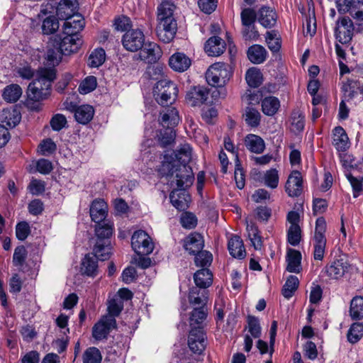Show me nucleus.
<instances>
[{
    "instance_id": "nucleus-1",
    "label": "nucleus",
    "mask_w": 363,
    "mask_h": 363,
    "mask_svg": "<svg viewBox=\"0 0 363 363\" xmlns=\"http://www.w3.org/2000/svg\"><path fill=\"white\" fill-rule=\"evenodd\" d=\"M175 158L164 156L159 169L162 177H174L171 181L175 182L177 186H191L194 180L192 169L188 165L191 160V148L189 144H184L174 152Z\"/></svg>"
},
{
    "instance_id": "nucleus-2",
    "label": "nucleus",
    "mask_w": 363,
    "mask_h": 363,
    "mask_svg": "<svg viewBox=\"0 0 363 363\" xmlns=\"http://www.w3.org/2000/svg\"><path fill=\"white\" fill-rule=\"evenodd\" d=\"M76 19L72 21L74 23L72 26H69L71 24L69 21L64 23L62 33L54 40L64 55L77 52L82 44L79 32L84 26V21L78 16Z\"/></svg>"
},
{
    "instance_id": "nucleus-3",
    "label": "nucleus",
    "mask_w": 363,
    "mask_h": 363,
    "mask_svg": "<svg viewBox=\"0 0 363 363\" xmlns=\"http://www.w3.org/2000/svg\"><path fill=\"white\" fill-rule=\"evenodd\" d=\"M55 77V68L39 69L36 78L28 86V98L33 101H40L47 99L50 94L51 84Z\"/></svg>"
},
{
    "instance_id": "nucleus-4",
    "label": "nucleus",
    "mask_w": 363,
    "mask_h": 363,
    "mask_svg": "<svg viewBox=\"0 0 363 363\" xmlns=\"http://www.w3.org/2000/svg\"><path fill=\"white\" fill-rule=\"evenodd\" d=\"M113 232V225L104 223L99 225L95 228L96 241L93 248L94 253L100 260L105 261L111 255L110 237Z\"/></svg>"
},
{
    "instance_id": "nucleus-5",
    "label": "nucleus",
    "mask_w": 363,
    "mask_h": 363,
    "mask_svg": "<svg viewBox=\"0 0 363 363\" xmlns=\"http://www.w3.org/2000/svg\"><path fill=\"white\" fill-rule=\"evenodd\" d=\"M178 89L172 81L163 79L158 81L153 90L155 100L162 106L172 104L177 97Z\"/></svg>"
},
{
    "instance_id": "nucleus-6",
    "label": "nucleus",
    "mask_w": 363,
    "mask_h": 363,
    "mask_svg": "<svg viewBox=\"0 0 363 363\" xmlns=\"http://www.w3.org/2000/svg\"><path fill=\"white\" fill-rule=\"evenodd\" d=\"M229 66L223 62H217L211 65L206 72L208 84L212 86H223L231 77Z\"/></svg>"
},
{
    "instance_id": "nucleus-7",
    "label": "nucleus",
    "mask_w": 363,
    "mask_h": 363,
    "mask_svg": "<svg viewBox=\"0 0 363 363\" xmlns=\"http://www.w3.org/2000/svg\"><path fill=\"white\" fill-rule=\"evenodd\" d=\"M326 222L323 217L316 219L314 235L313 236V257L315 260H322L326 247Z\"/></svg>"
},
{
    "instance_id": "nucleus-8",
    "label": "nucleus",
    "mask_w": 363,
    "mask_h": 363,
    "mask_svg": "<svg viewBox=\"0 0 363 363\" xmlns=\"http://www.w3.org/2000/svg\"><path fill=\"white\" fill-rule=\"evenodd\" d=\"M131 245L138 255H150L154 249L151 238L144 230L135 231L132 235Z\"/></svg>"
},
{
    "instance_id": "nucleus-9",
    "label": "nucleus",
    "mask_w": 363,
    "mask_h": 363,
    "mask_svg": "<svg viewBox=\"0 0 363 363\" xmlns=\"http://www.w3.org/2000/svg\"><path fill=\"white\" fill-rule=\"evenodd\" d=\"M78 3L77 0H61L57 6L56 14L60 20H65V23H71L69 26H74L72 21H77V17L84 19L77 11Z\"/></svg>"
},
{
    "instance_id": "nucleus-10",
    "label": "nucleus",
    "mask_w": 363,
    "mask_h": 363,
    "mask_svg": "<svg viewBox=\"0 0 363 363\" xmlns=\"http://www.w3.org/2000/svg\"><path fill=\"white\" fill-rule=\"evenodd\" d=\"M349 267L347 259L345 256H339L325 267L323 272L331 279H339L348 271Z\"/></svg>"
},
{
    "instance_id": "nucleus-11",
    "label": "nucleus",
    "mask_w": 363,
    "mask_h": 363,
    "mask_svg": "<svg viewBox=\"0 0 363 363\" xmlns=\"http://www.w3.org/2000/svg\"><path fill=\"white\" fill-rule=\"evenodd\" d=\"M145 35L139 29L128 30L123 36L122 44L124 48L130 52H136L143 48Z\"/></svg>"
},
{
    "instance_id": "nucleus-12",
    "label": "nucleus",
    "mask_w": 363,
    "mask_h": 363,
    "mask_svg": "<svg viewBox=\"0 0 363 363\" xmlns=\"http://www.w3.org/2000/svg\"><path fill=\"white\" fill-rule=\"evenodd\" d=\"M207 337L203 328L191 329L188 336V346L195 354H201L206 346Z\"/></svg>"
},
{
    "instance_id": "nucleus-13",
    "label": "nucleus",
    "mask_w": 363,
    "mask_h": 363,
    "mask_svg": "<svg viewBox=\"0 0 363 363\" xmlns=\"http://www.w3.org/2000/svg\"><path fill=\"white\" fill-rule=\"evenodd\" d=\"M116 327V319L110 315H104L93 326L92 336L96 340L106 339Z\"/></svg>"
},
{
    "instance_id": "nucleus-14",
    "label": "nucleus",
    "mask_w": 363,
    "mask_h": 363,
    "mask_svg": "<svg viewBox=\"0 0 363 363\" xmlns=\"http://www.w3.org/2000/svg\"><path fill=\"white\" fill-rule=\"evenodd\" d=\"M354 25L349 17L340 19L338 26L335 29V38L339 43L347 46L352 39Z\"/></svg>"
},
{
    "instance_id": "nucleus-15",
    "label": "nucleus",
    "mask_w": 363,
    "mask_h": 363,
    "mask_svg": "<svg viewBox=\"0 0 363 363\" xmlns=\"http://www.w3.org/2000/svg\"><path fill=\"white\" fill-rule=\"evenodd\" d=\"M177 31V22L157 21L156 33L157 38L164 43H170Z\"/></svg>"
},
{
    "instance_id": "nucleus-16",
    "label": "nucleus",
    "mask_w": 363,
    "mask_h": 363,
    "mask_svg": "<svg viewBox=\"0 0 363 363\" xmlns=\"http://www.w3.org/2000/svg\"><path fill=\"white\" fill-rule=\"evenodd\" d=\"M285 189L291 197L299 196L303 191V179L298 171H293L289 176L285 185Z\"/></svg>"
},
{
    "instance_id": "nucleus-17",
    "label": "nucleus",
    "mask_w": 363,
    "mask_h": 363,
    "mask_svg": "<svg viewBox=\"0 0 363 363\" xmlns=\"http://www.w3.org/2000/svg\"><path fill=\"white\" fill-rule=\"evenodd\" d=\"M67 108L74 112V118L76 121L81 124L85 125L89 123L94 115V109L90 105H82L77 106L75 104L70 103Z\"/></svg>"
},
{
    "instance_id": "nucleus-18",
    "label": "nucleus",
    "mask_w": 363,
    "mask_h": 363,
    "mask_svg": "<svg viewBox=\"0 0 363 363\" xmlns=\"http://www.w3.org/2000/svg\"><path fill=\"white\" fill-rule=\"evenodd\" d=\"M162 56V50L160 46L154 43H144V45L139 53L140 60L148 63L157 62Z\"/></svg>"
},
{
    "instance_id": "nucleus-19",
    "label": "nucleus",
    "mask_w": 363,
    "mask_h": 363,
    "mask_svg": "<svg viewBox=\"0 0 363 363\" xmlns=\"http://www.w3.org/2000/svg\"><path fill=\"white\" fill-rule=\"evenodd\" d=\"M208 94V90L204 86H194L186 93V100L191 106H200L206 101Z\"/></svg>"
},
{
    "instance_id": "nucleus-20",
    "label": "nucleus",
    "mask_w": 363,
    "mask_h": 363,
    "mask_svg": "<svg viewBox=\"0 0 363 363\" xmlns=\"http://www.w3.org/2000/svg\"><path fill=\"white\" fill-rule=\"evenodd\" d=\"M188 186H184L177 189L173 190L169 195V199L172 204L178 210L184 211L188 208V203L190 201L189 194L182 190Z\"/></svg>"
},
{
    "instance_id": "nucleus-21",
    "label": "nucleus",
    "mask_w": 363,
    "mask_h": 363,
    "mask_svg": "<svg viewBox=\"0 0 363 363\" xmlns=\"http://www.w3.org/2000/svg\"><path fill=\"white\" fill-rule=\"evenodd\" d=\"M184 247L189 254L195 255L204 247L203 236L196 232L190 233L184 240Z\"/></svg>"
},
{
    "instance_id": "nucleus-22",
    "label": "nucleus",
    "mask_w": 363,
    "mask_h": 363,
    "mask_svg": "<svg viewBox=\"0 0 363 363\" xmlns=\"http://www.w3.org/2000/svg\"><path fill=\"white\" fill-rule=\"evenodd\" d=\"M159 121L164 128L175 127L180 121L178 111L173 106L165 108L160 112Z\"/></svg>"
},
{
    "instance_id": "nucleus-23",
    "label": "nucleus",
    "mask_w": 363,
    "mask_h": 363,
    "mask_svg": "<svg viewBox=\"0 0 363 363\" xmlns=\"http://www.w3.org/2000/svg\"><path fill=\"white\" fill-rule=\"evenodd\" d=\"M108 213V206L103 199L94 200L90 207V216L91 220L99 223L105 220Z\"/></svg>"
},
{
    "instance_id": "nucleus-24",
    "label": "nucleus",
    "mask_w": 363,
    "mask_h": 363,
    "mask_svg": "<svg viewBox=\"0 0 363 363\" xmlns=\"http://www.w3.org/2000/svg\"><path fill=\"white\" fill-rule=\"evenodd\" d=\"M277 15L269 6L262 7L257 13V21L264 28H272L277 23Z\"/></svg>"
},
{
    "instance_id": "nucleus-25",
    "label": "nucleus",
    "mask_w": 363,
    "mask_h": 363,
    "mask_svg": "<svg viewBox=\"0 0 363 363\" xmlns=\"http://www.w3.org/2000/svg\"><path fill=\"white\" fill-rule=\"evenodd\" d=\"M204 49L209 56H219L225 50V43L220 37L213 36L206 42Z\"/></svg>"
},
{
    "instance_id": "nucleus-26",
    "label": "nucleus",
    "mask_w": 363,
    "mask_h": 363,
    "mask_svg": "<svg viewBox=\"0 0 363 363\" xmlns=\"http://www.w3.org/2000/svg\"><path fill=\"white\" fill-rule=\"evenodd\" d=\"M333 145L339 152H344L349 148V138L341 126H337L333 130Z\"/></svg>"
},
{
    "instance_id": "nucleus-27",
    "label": "nucleus",
    "mask_w": 363,
    "mask_h": 363,
    "mask_svg": "<svg viewBox=\"0 0 363 363\" xmlns=\"http://www.w3.org/2000/svg\"><path fill=\"white\" fill-rule=\"evenodd\" d=\"M169 65L173 70L183 72L190 67L191 60L184 53L177 52L170 57Z\"/></svg>"
},
{
    "instance_id": "nucleus-28",
    "label": "nucleus",
    "mask_w": 363,
    "mask_h": 363,
    "mask_svg": "<svg viewBox=\"0 0 363 363\" xmlns=\"http://www.w3.org/2000/svg\"><path fill=\"white\" fill-rule=\"evenodd\" d=\"M175 6L169 1H162L157 7V21L177 22L174 17Z\"/></svg>"
},
{
    "instance_id": "nucleus-29",
    "label": "nucleus",
    "mask_w": 363,
    "mask_h": 363,
    "mask_svg": "<svg viewBox=\"0 0 363 363\" xmlns=\"http://www.w3.org/2000/svg\"><path fill=\"white\" fill-rule=\"evenodd\" d=\"M64 55L60 48L57 45L55 40L50 41L48 46L45 60L47 65L52 66V68L58 65L62 60V56Z\"/></svg>"
},
{
    "instance_id": "nucleus-30",
    "label": "nucleus",
    "mask_w": 363,
    "mask_h": 363,
    "mask_svg": "<svg viewBox=\"0 0 363 363\" xmlns=\"http://www.w3.org/2000/svg\"><path fill=\"white\" fill-rule=\"evenodd\" d=\"M93 256L89 254L86 255L82 259L81 264V272L83 274L89 277H95L98 274V262L99 259L93 252Z\"/></svg>"
},
{
    "instance_id": "nucleus-31",
    "label": "nucleus",
    "mask_w": 363,
    "mask_h": 363,
    "mask_svg": "<svg viewBox=\"0 0 363 363\" xmlns=\"http://www.w3.org/2000/svg\"><path fill=\"white\" fill-rule=\"evenodd\" d=\"M21 119L20 112L16 108L4 109L0 115V121L3 125L13 128L18 125Z\"/></svg>"
},
{
    "instance_id": "nucleus-32",
    "label": "nucleus",
    "mask_w": 363,
    "mask_h": 363,
    "mask_svg": "<svg viewBox=\"0 0 363 363\" xmlns=\"http://www.w3.org/2000/svg\"><path fill=\"white\" fill-rule=\"evenodd\" d=\"M194 280L197 288L205 289L212 284L213 274L209 269L202 268L194 273Z\"/></svg>"
},
{
    "instance_id": "nucleus-33",
    "label": "nucleus",
    "mask_w": 363,
    "mask_h": 363,
    "mask_svg": "<svg viewBox=\"0 0 363 363\" xmlns=\"http://www.w3.org/2000/svg\"><path fill=\"white\" fill-rule=\"evenodd\" d=\"M245 145L251 152L260 154L265 149V143L259 135L248 134L245 138Z\"/></svg>"
},
{
    "instance_id": "nucleus-34",
    "label": "nucleus",
    "mask_w": 363,
    "mask_h": 363,
    "mask_svg": "<svg viewBox=\"0 0 363 363\" xmlns=\"http://www.w3.org/2000/svg\"><path fill=\"white\" fill-rule=\"evenodd\" d=\"M228 248L230 254L235 258L243 259L246 256L242 240L238 235H234L229 240Z\"/></svg>"
},
{
    "instance_id": "nucleus-35",
    "label": "nucleus",
    "mask_w": 363,
    "mask_h": 363,
    "mask_svg": "<svg viewBox=\"0 0 363 363\" xmlns=\"http://www.w3.org/2000/svg\"><path fill=\"white\" fill-rule=\"evenodd\" d=\"M247 57L253 64H261L264 62L267 57V51L260 45H253L247 50Z\"/></svg>"
},
{
    "instance_id": "nucleus-36",
    "label": "nucleus",
    "mask_w": 363,
    "mask_h": 363,
    "mask_svg": "<svg viewBox=\"0 0 363 363\" xmlns=\"http://www.w3.org/2000/svg\"><path fill=\"white\" fill-rule=\"evenodd\" d=\"M301 252L296 250L289 249L286 255L287 271L293 273H299L301 269Z\"/></svg>"
},
{
    "instance_id": "nucleus-37",
    "label": "nucleus",
    "mask_w": 363,
    "mask_h": 363,
    "mask_svg": "<svg viewBox=\"0 0 363 363\" xmlns=\"http://www.w3.org/2000/svg\"><path fill=\"white\" fill-rule=\"evenodd\" d=\"M207 317V312L205 307L195 308L190 313L189 318V325L191 329L194 328H203V322Z\"/></svg>"
},
{
    "instance_id": "nucleus-38",
    "label": "nucleus",
    "mask_w": 363,
    "mask_h": 363,
    "mask_svg": "<svg viewBox=\"0 0 363 363\" xmlns=\"http://www.w3.org/2000/svg\"><path fill=\"white\" fill-rule=\"evenodd\" d=\"M21 87L16 84H12L6 86L3 91V99L9 103L16 102L22 95Z\"/></svg>"
},
{
    "instance_id": "nucleus-39",
    "label": "nucleus",
    "mask_w": 363,
    "mask_h": 363,
    "mask_svg": "<svg viewBox=\"0 0 363 363\" xmlns=\"http://www.w3.org/2000/svg\"><path fill=\"white\" fill-rule=\"evenodd\" d=\"M207 292L205 290L201 291L197 287H192L189 290V301L191 304L198 305L199 307H204L207 303Z\"/></svg>"
},
{
    "instance_id": "nucleus-40",
    "label": "nucleus",
    "mask_w": 363,
    "mask_h": 363,
    "mask_svg": "<svg viewBox=\"0 0 363 363\" xmlns=\"http://www.w3.org/2000/svg\"><path fill=\"white\" fill-rule=\"evenodd\" d=\"M280 107V102L275 96L265 97L262 101V112L267 116H274Z\"/></svg>"
},
{
    "instance_id": "nucleus-41",
    "label": "nucleus",
    "mask_w": 363,
    "mask_h": 363,
    "mask_svg": "<svg viewBox=\"0 0 363 363\" xmlns=\"http://www.w3.org/2000/svg\"><path fill=\"white\" fill-rule=\"evenodd\" d=\"M350 313L352 319L363 318V297L355 296L350 303Z\"/></svg>"
},
{
    "instance_id": "nucleus-42",
    "label": "nucleus",
    "mask_w": 363,
    "mask_h": 363,
    "mask_svg": "<svg viewBox=\"0 0 363 363\" xmlns=\"http://www.w3.org/2000/svg\"><path fill=\"white\" fill-rule=\"evenodd\" d=\"M245 79L250 87L257 88L262 82V74L259 69L252 67L247 71Z\"/></svg>"
},
{
    "instance_id": "nucleus-43",
    "label": "nucleus",
    "mask_w": 363,
    "mask_h": 363,
    "mask_svg": "<svg viewBox=\"0 0 363 363\" xmlns=\"http://www.w3.org/2000/svg\"><path fill=\"white\" fill-rule=\"evenodd\" d=\"M243 116L246 123L249 126L256 128L259 125L261 115L257 109L252 107H247Z\"/></svg>"
},
{
    "instance_id": "nucleus-44",
    "label": "nucleus",
    "mask_w": 363,
    "mask_h": 363,
    "mask_svg": "<svg viewBox=\"0 0 363 363\" xmlns=\"http://www.w3.org/2000/svg\"><path fill=\"white\" fill-rule=\"evenodd\" d=\"M299 281L296 276L291 275L286 280L282 289V295L290 298L298 289Z\"/></svg>"
},
{
    "instance_id": "nucleus-45",
    "label": "nucleus",
    "mask_w": 363,
    "mask_h": 363,
    "mask_svg": "<svg viewBox=\"0 0 363 363\" xmlns=\"http://www.w3.org/2000/svg\"><path fill=\"white\" fill-rule=\"evenodd\" d=\"M102 355L100 350L95 347L87 348L83 354V363H101Z\"/></svg>"
},
{
    "instance_id": "nucleus-46",
    "label": "nucleus",
    "mask_w": 363,
    "mask_h": 363,
    "mask_svg": "<svg viewBox=\"0 0 363 363\" xmlns=\"http://www.w3.org/2000/svg\"><path fill=\"white\" fill-rule=\"evenodd\" d=\"M213 261L212 254L206 250H201L195 255L194 262L197 267L207 268Z\"/></svg>"
},
{
    "instance_id": "nucleus-47",
    "label": "nucleus",
    "mask_w": 363,
    "mask_h": 363,
    "mask_svg": "<svg viewBox=\"0 0 363 363\" xmlns=\"http://www.w3.org/2000/svg\"><path fill=\"white\" fill-rule=\"evenodd\" d=\"M105 59V50L103 48L95 49L89 55V65L92 67H98L104 62Z\"/></svg>"
},
{
    "instance_id": "nucleus-48",
    "label": "nucleus",
    "mask_w": 363,
    "mask_h": 363,
    "mask_svg": "<svg viewBox=\"0 0 363 363\" xmlns=\"http://www.w3.org/2000/svg\"><path fill=\"white\" fill-rule=\"evenodd\" d=\"M337 9L340 13H346L358 5H363V0H335Z\"/></svg>"
},
{
    "instance_id": "nucleus-49",
    "label": "nucleus",
    "mask_w": 363,
    "mask_h": 363,
    "mask_svg": "<svg viewBox=\"0 0 363 363\" xmlns=\"http://www.w3.org/2000/svg\"><path fill=\"white\" fill-rule=\"evenodd\" d=\"M247 231L248 233V237L250 239L252 245L256 250L261 248L262 242L261 237L259 235V230L257 227L253 224L247 225Z\"/></svg>"
},
{
    "instance_id": "nucleus-50",
    "label": "nucleus",
    "mask_w": 363,
    "mask_h": 363,
    "mask_svg": "<svg viewBox=\"0 0 363 363\" xmlns=\"http://www.w3.org/2000/svg\"><path fill=\"white\" fill-rule=\"evenodd\" d=\"M176 133L174 128L169 127L160 132V144L162 147H166L172 145L175 140Z\"/></svg>"
},
{
    "instance_id": "nucleus-51",
    "label": "nucleus",
    "mask_w": 363,
    "mask_h": 363,
    "mask_svg": "<svg viewBox=\"0 0 363 363\" xmlns=\"http://www.w3.org/2000/svg\"><path fill=\"white\" fill-rule=\"evenodd\" d=\"M363 336V324L360 323H353L348 332L347 339L351 343L357 342Z\"/></svg>"
},
{
    "instance_id": "nucleus-52",
    "label": "nucleus",
    "mask_w": 363,
    "mask_h": 363,
    "mask_svg": "<svg viewBox=\"0 0 363 363\" xmlns=\"http://www.w3.org/2000/svg\"><path fill=\"white\" fill-rule=\"evenodd\" d=\"M96 86V78L94 76H89L80 83L78 91L82 94H86L94 91Z\"/></svg>"
},
{
    "instance_id": "nucleus-53",
    "label": "nucleus",
    "mask_w": 363,
    "mask_h": 363,
    "mask_svg": "<svg viewBox=\"0 0 363 363\" xmlns=\"http://www.w3.org/2000/svg\"><path fill=\"white\" fill-rule=\"evenodd\" d=\"M59 28V22L55 16H48L44 19L42 25L43 33L50 35L55 33Z\"/></svg>"
},
{
    "instance_id": "nucleus-54",
    "label": "nucleus",
    "mask_w": 363,
    "mask_h": 363,
    "mask_svg": "<svg viewBox=\"0 0 363 363\" xmlns=\"http://www.w3.org/2000/svg\"><path fill=\"white\" fill-rule=\"evenodd\" d=\"M247 328L251 336L254 338H258L261 335V326L259 319L253 315L247 316Z\"/></svg>"
},
{
    "instance_id": "nucleus-55",
    "label": "nucleus",
    "mask_w": 363,
    "mask_h": 363,
    "mask_svg": "<svg viewBox=\"0 0 363 363\" xmlns=\"http://www.w3.org/2000/svg\"><path fill=\"white\" fill-rule=\"evenodd\" d=\"M264 184L271 189H275L279 184V174L276 169L267 170L263 177Z\"/></svg>"
},
{
    "instance_id": "nucleus-56",
    "label": "nucleus",
    "mask_w": 363,
    "mask_h": 363,
    "mask_svg": "<svg viewBox=\"0 0 363 363\" xmlns=\"http://www.w3.org/2000/svg\"><path fill=\"white\" fill-rule=\"evenodd\" d=\"M266 42L269 49L273 52H278L281 48V40L274 30L267 32Z\"/></svg>"
},
{
    "instance_id": "nucleus-57",
    "label": "nucleus",
    "mask_w": 363,
    "mask_h": 363,
    "mask_svg": "<svg viewBox=\"0 0 363 363\" xmlns=\"http://www.w3.org/2000/svg\"><path fill=\"white\" fill-rule=\"evenodd\" d=\"M291 130L301 132L304 128V116L300 111H294L291 114Z\"/></svg>"
},
{
    "instance_id": "nucleus-58",
    "label": "nucleus",
    "mask_w": 363,
    "mask_h": 363,
    "mask_svg": "<svg viewBox=\"0 0 363 363\" xmlns=\"http://www.w3.org/2000/svg\"><path fill=\"white\" fill-rule=\"evenodd\" d=\"M241 21L242 26L255 25V22L257 18V14L255 11L250 8L244 9L241 13Z\"/></svg>"
},
{
    "instance_id": "nucleus-59",
    "label": "nucleus",
    "mask_w": 363,
    "mask_h": 363,
    "mask_svg": "<svg viewBox=\"0 0 363 363\" xmlns=\"http://www.w3.org/2000/svg\"><path fill=\"white\" fill-rule=\"evenodd\" d=\"M355 85L356 82L353 80H347L343 84L341 88L342 91L343 92L342 99L349 101L355 96L357 94V91L354 90Z\"/></svg>"
},
{
    "instance_id": "nucleus-60",
    "label": "nucleus",
    "mask_w": 363,
    "mask_h": 363,
    "mask_svg": "<svg viewBox=\"0 0 363 363\" xmlns=\"http://www.w3.org/2000/svg\"><path fill=\"white\" fill-rule=\"evenodd\" d=\"M123 308V303L122 300L118 298H112L108 301V315L115 318L118 316Z\"/></svg>"
},
{
    "instance_id": "nucleus-61",
    "label": "nucleus",
    "mask_w": 363,
    "mask_h": 363,
    "mask_svg": "<svg viewBox=\"0 0 363 363\" xmlns=\"http://www.w3.org/2000/svg\"><path fill=\"white\" fill-rule=\"evenodd\" d=\"M301 228L299 225H290L288 233V242L293 246H296L301 241Z\"/></svg>"
},
{
    "instance_id": "nucleus-62",
    "label": "nucleus",
    "mask_w": 363,
    "mask_h": 363,
    "mask_svg": "<svg viewBox=\"0 0 363 363\" xmlns=\"http://www.w3.org/2000/svg\"><path fill=\"white\" fill-rule=\"evenodd\" d=\"M27 256V251L23 246L17 247L13 252V263L15 266L21 267L23 265Z\"/></svg>"
},
{
    "instance_id": "nucleus-63",
    "label": "nucleus",
    "mask_w": 363,
    "mask_h": 363,
    "mask_svg": "<svg viewBox=\"0 0 363 363\" xmlns=\"http://www.w3.org/2000/svg\"><path fill=\"white\" fill-rule=\"evenodd\" d=\"M242 38L245 40L257 41L259 34L255 25L244 26L242 30Z\"/></svg>"
},
{
    "instance_id": "nucleus-64",
    "label": "nucleus",
    "mask_w": 363,
    "mask_h": 363,
    "mask_svg": "<svg viewBox=\"0 0 363 363\" xmlns=\"http://www.w3.org/2000/svg\"><path fill=\"white\" fill-rule=\"evenodd\" d=\"M30 233L29 224L26 221L18 223L16 227V238L20 240H25Z\"/></svg>"
}]
</instances>
